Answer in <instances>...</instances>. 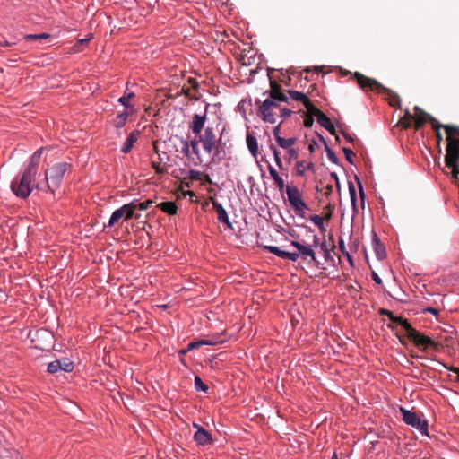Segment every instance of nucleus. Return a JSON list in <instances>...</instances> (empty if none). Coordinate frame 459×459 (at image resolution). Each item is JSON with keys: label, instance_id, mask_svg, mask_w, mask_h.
Listing matches in <instances>:
<instances>
[{"label": "nucleus", "instance_id": "nucleus-1", "mask_svg": "<svg viewBox=\"0 0 459 459\" xmlns=\"http://www.w3.org/2000/svg\"><path fill=\"white\" fill-rule=\"evenodd\" d=\"M430 125L436 133L437 146L443 139L440 128H444L446 134V147L445 155L446 167L451 169L452 178L459 179V126L455 125H442L435 117L430 118Z\"/></svg>", "mask_w": 459, "mask_h": 459}, {"label": "nucleus", "instance_id": "nucleus-2", "mask_svg": "<svg viewBox=\"0 0 459 459\" xmlns=\"http://www.w3.org/2000/svg\"><path fill=\"white\" fill-rule=\"evenodd\" d=\"M43 148L38 149L30 158V161L23 170L20 178H16L11 184V189L14 195L21 198H27L32 192L36 175L38 173Z\"/></svg>", "mask_w": 459, "mask_h": 459}, {"label": "nucleus", "instance_id": "nucleus-3", "mask_svg": "<svg viewBox=\"0 0 459 459\" xmlns=\"http://www.w3.org/2000/svg\"><path fill=\"white\" fill-rule=\"evenodd\" d=\"M353 79L357 82L358 85L364 91H375L379 93H385L387 95V100L390 106L400 108V97L397 93L394 92L390 89L383 86L377 80L369 78L359 72H355L352 74Z\"/></svg>", "mask_w": 459, "mask_h": 459}, {"label": "nucleus", "instance_id": "nucleus-4", "mask_svg": "<svg viewBox=\"0 0 459 459\" xmlns=\"http://www.w3.org/2000/svg\"><path fill=\"white\" fill-rule=\"evenodd\" d=\"M66 170L67 163L65 162L53 165L46 171L44 180L36 184V188L39 191H48L54 194L61 186Z\"/></svg>", "mask_w": 459, "mask_h": 459}, {"label": "nucleus", "instance_id": "nucleus-5", "mask_svg": "<svg viewBox=\"0 0 459 459\" xmlns=\"http://www.w3.org/2000/svg\"><path fill=\"white\" fill-rule=\"evenodd\" d=\"M259 104L258 115L267 123L274 124L280 116V104L273 100H256Z\"/></svg>", "mask_w": 459, "mask_h": 459}, {"label": "nucleus", "instance_id": "nucleus-6", "mask_svg": "<svg viewBox=\"0 0 459 459\" xmlns=\"http://www.w3.org/2000/svg\"><path fill=\"white\" fill-rule=\"evenodd\" d=\"M406 336L420 351H427L429 349L436 351V350L438 349V343L437 342H436L430 337H429V336L421 333L420 332L417 331L412 326L406 333Z\"/></svg>", "mask_w": 459, "mask_h": 459}, {"label": "nucleus", "instance_id": "nucleus-7", "mask_svg": "<svg viewBox=\"0 0 459 459\" xmlns=\"http://www.w3.org/2000/svg\"><path fill=\"white\" fill-rule=\"evenodd\" d=\"M286 194L288 196V200L295 212L298 215L304 217L305 210L307 209V205L302 200L299 189L295 186H287Z\"/></svg>", "mask_w": 459, "mask_h": 459}, {"label": "nucleus", "instance_id": "nucleus-8", "mask_svg": "<svg viewBox=\"0 0 459 459\" xmlns=\"http://www.w3.org/2000/svg\"><path fill=\"white\" fill-rule=\"evenodd\" d=\"M403 421L416 428L421 434L428 435V422L427 420H421L417 413L408 411L404 408L400 409Z\"/></svg>", "mask_w": 459, "mask_h": 459}, {"label": "nucleus", "instance_id": "nucleus-9", "mask_svg": "<svg viewBox=\"0 0 459 459\" xmlns=\"http://www.w3.org/2000/svg\"><path fill=\"white\" fill-rule=\"evenodd\" d=\"M199 141L205 152L209 154L217 147L219 143L214 128L210 126L204 128V133L203 134H199Z\"/></svg>", "mask_w": 459, "mask_h": 459}, {"label": "nucleus", "instance_id": "nucleus-10", "mask_svg": "<svg viewBox=\"0 0 459 459\" xmlns=\"http://www.w3.org/2000/svg\"><path fill=\"white\" fill-rule=\"evenodd\" d=\"M170 142L178 141L180 143V152L186 157L189 156L190 151L189 148H192V152L195 155H199V147L198 143H200L199 139L196 138L188 142L183 137H179L178 135H174L169 138Z\"/></svg>", "mask_w": 459, "mask_h": 459}, {"label": "nucleus", "instance_id": "nucleus-11", "mask_svg": "<svg viewBox=\"0 0 459 459\" xmlns=\"http://www.w3.org/2000/svg\"><path fill=\"white\" fill-rule=\"evenodd\" d=\"M269 94L266 100H273L276 102H287L288 97L282 92L281 86L274 80L270 79V91L264 92Z\"/></svg>", "mask_w": 459, "mask_h": 459}, {"label": "nucleus", "instance_id": "nucleus-12", "mask_svg": "<svg viewBox=\"0 0 459 459\" xmlns=\"http://www.w3.org/2000/svg\"><path fill=\"white\" fill-rule=\"evenodd\" d=\"M194 428L196 429V432L194 435V440L198 446H207L213 443L211 433L204 429L202 426L194 423Z\"/></svg>", "mask_w": 459, "mask_h": 459}, {"label": "nucleus", "instance_id": "nucleus-13", "mask_svg": "<svg viewBox=\"0 0 459 459\" xmlns=\"http://www.w3.org/2000/svg\"><path fill=\"white\" fill-rule=\"evenodd\" d=\"M205 121V115L201 116L199 114H195L193 116L192 121L189 124V128L192 131V133L195 134V135L200 134L203 128L204 127Z\"/></svg>", "mask_w": 459, "mask_h": 459}, {"label": "nucleus", "instance_id": "nucleus-14", "mask_svg": "<svg viewBox=\"0 0 459 459\" xmlns=\"http://www.w3.org/2000/svg\"><path fill=\"white\" fill-rule=\"evenodd\" d=\"M414 111H415L414 127L416 130H419L426 121H429L430 123V118L433 117L432 116H430L429 114L425 112L423 109H421L418 106L414 107Z\"/></svg>", "mask_w": 459, "mask_h": 459}, {"label": "nucleus", "instance_id": "nucleus-15", "mask_svg": "<svg viewBox=\"0 0 459 459\" xmlns=\"http://www.w3.org/2000/svg\"><path fill=\"white\" fill-rule=\"evenodd\" d=\"M290 245L297 248L299 254L302 255L305 259L306 257H310L313 261H316L315 252L309 246H305L299 241H291Z\"/></svg>", "mask_w": 459, "mask_h": 459}, {"label": "nucleus", "instance_id": "nucleus-16", "mask_svg": "<svg viewBox=\"0 0 459 459\" xmlns=\"http://www.w3.org/2000/svg\"><path fill=\"white\" fill-rule=\"evenodd\" d=\"M372 245L376 254V256L378 260H383L386 256V251L385 246L381 243L377 235L373 232L372 236Z\"/></svg>", "mask_w": 459, "mask_h": 459}, {"label": "nucleus", "instance_id": "nucleus-17", "mask_svg": "<svg viewBox=\"0 0 459 459\" xmlns=\"http://www.w3.org/2000/svg\"><path fill=\"white\" fill-rule=\"evenodd\" d=\"M212 207L217 212L219 221L223 222L228 226H230L231 224L230 222L228 213L226 210L223 208V206L213 198H212Z\"/></svg>", "mask_w": 459, "mask_h": 459}, {"label": "nucleus", "instance_id": "nucleus-18", "mask_svg": "<svg viewBox=\"0 0 459 459\" xmlns=\"http://www.w3.org/2000/svg\"><path fill=\"white\" fill-rule=\"evenodd\" d=\"M140 135V132L138 130H134L130 133L128 135L126 141L124 143V144L121 147V152L123 153H128L131 152L134 143L137 141L138 137Z\"/></svg>", "mask_w": 459, "mask_h": 459}, {"label": "nucleus", "instance_id": "nucleus-19", "mask_svg": "<svg viewBox=\"0 0 459 459\" xmlns=\"http://www.w3.org/2000/svg\"><path fill=\"white\" fill-rule=\"evenodd\" d=\"M317 123L325 128L331 134L335 135L336 141H339V136L335 134V128L333 125L332 124L330 118L325 115H320V117L317 119Z\"/></svg>", "mask_w": 459, "mask_h": 459}, {"label": "nucleus", "instance_id": "nucleus-20", "mask_svg": "<svg viewBox=\"0 0 459 459\" xmlns=\"http://www.w3.org/2000/svg\"><path fill=\"white\" fill-rule=\"evenodd\" d=\"M122 207L125 215V221H129L133 217H134L135 219L140 218V214L135 213V201H133L129 204H126Z\"/></svg>", "mask_w": 459, "mask_h": 459}, {"label": "nucleus", "instance_id": "nucleus-21", "mask_svg": "<svg viewBox=\"0 0 459 459\" xmlns=\"http://www.w3.org/2000/svg\"><path fill=\"white\" fill-rule=\"evenodd\" d=\"M157 207L169 215H175L178 212L176 204L170 201L160 203Z\"/></svg>", "mask_w": 459, "mask_h": 459}, {"label": "nucleus", "instance_id": "nucleus-22", "mask_svg": "<svg viewBox=\"0 0 459 459\" xmlns=\"http://www.w3.org/2000/svg\"><path fill=\"white\" fill-rule=\"evenodd\" d=\"M247 145L251 154L256 158L258 154V143L253 134H248L247 135Z\"/></svg>", "mask_w": 459, "mask_h": 459}, {"label": "nucleus", "instance_id": "nucleus-23", "mask_svg": "<svg viewBox=\"0 0 459 459\" xmlns=\"http://www.w3.org/2000/svg\"><path fill=\"white\" fill-rule=\"evenodd\" d=\"M121 219L125 220L123 207H120L119 209H117L113 212L108 221V226L114 227L116 224L119 222Z\"/></svg>", "mask_w": 459, "mask_h": 459}, {"label": "nucleus", "instance_id": "nucleus-24", "mask_svg": "<svg viewBox=\"0 0 459 459\" xmlns=\"http://www.w3.org/2000/svg\"><path fill=\"white\" fill-rule=\"evenodd\" d=\"M297 174L303 176L307 170H314L313 162H305L304 160L298 161L296 164Z\"/></svg>", "mask_w": 459, "mask_h": 459}, {"label": "nucleus", "instance_id": "nucleus-25", "mask_svg": "<svg viewBox=\"0 0 459 459\" xmlns=\"http://www.w3.org/2000/svg\"><path fill=\"white\" fill-rule=\"evenodd\" d=\"M306 108L307 109V115L308 116H315L316 117V120L318 119V117H320V115H323L324 113L317 108L316 107L312 102L311 100L308 99V101L307 102H305L303 104Z\"/></svg>", "mask_w": 459, "mask_h": 459}, {"label": "nucleus", "instance_id": "nucleus-26", "mask_svg": "<svg viewBox=\"0 0 459 459\" xmlns=\"http://www.w3.org/2000/svg\"><path fill=\"white\" fill-rule=\"evenodd\" d=\"M389 319L393 324L401 325L405 330L406 333L411 327V325L408 322V320L404 319L401 316H397L394 315Z\"/></svg>", "mask_w": 459, "mask_h": 459}, {"label": "nucleus", "instance_id": "nucleus-27", "mask_svg": "<svg viewBox=\"0 0 459 459\" xmlns=\"http://www.w3.org/2000/svg\"><path fill=\"white\" fill-rule=\"evenodd\" d=\"M389 319L393 324L401 325L405 330L406 333L411 327V325L408 322V320L404 319L401 316H397L394 315Z\"/></svg>", "mask_w": 459, "mask_h": 459}, {"label": "nucleus", "instance_id": "nucleus-28", "mask_svg": "<svg viewBox=\"0 0 459 459\" xmlns=\"http://www.w3.org/2000/svg\"><path fill=\"white\" fill-rule=\"evenodd\" d=\"M389 319L393 324L401 325L405 330L406 333L411 327V325L408 322V320L404 319L401 316H397L394 315Z\"/></svg>", "mask_w": 459, "mask_h": 459}, {"label": "nucleus", "instance_id": "nucleus-29", "mask_svg": "<svg viewBox=\"0 0 459 459\" xmlns=\"http://www.w3.org/2000/svg\"><path fill=\"white\" fill-rule=\"evenodd\" d=\"M297 142V139L292 137V138H288V139H285L281 136H277V143L279 144L280 147L283 148V149H291V146L294 145Z\"/></svg>", "mask_w": 459, "mask_h": 459}, {"label": "nucleus", "instance_id": "nucleus-30", "mask_svg": "<svg viewBox=\"0 0 459 459\" xmlns=\"http://www.w3.org/2000/svg\"><path fill=\"white\" fill-rule=\"evenodd\" d=\"M290 97L296 101H300L302 104L308 101V98L306 94L297 91H288Z\"/></svg>", "mask_w": 459, "mask_h": 459}, {"label": "nucleus", "instance_id": "nucleus-31", "mask_svg": "<svg viewBox=\"0 0 459 459\" xmlns=\"http://www.w3.org/2000/svg\"><path fill=\"white\" fill-rule=\"evenodd\" d=\"M349 193L353 211L358 212L356 189L352 182H349Z\"/></svg>", "mask_w": 459, "mask_h": 459}, {"label": "nucleus", "instance_id": "nucleus-32", "mask_svg": "<svg viewBox=\"0 0 459 459\" xmlns=\"http://www.w3.org/2000/svg\"><path fill=\"white\" fill-rule=\"evenodd\" d=\"M264 248L267 251H269L270 253L284 259L285 258V255H286V251H283V250H281L278 247H274V246H264Z\"/></svg>", "mask_w": 459, "mask_h": 459}, {"label": "nucleus", "instance_id": "nucleus-33", "mask_svg": "<svg viewBox=\"0 0 459 459\" xmlns=\"http://www.w3.org/2000/svg\"><path fill=\"white\" fill-rule=\"evenodd\" d=\"M127 117H128L127 112H123V113L118 114L116 117V123H115L116 127H117V128L123 127L126 123Z\"/></svg>", "mask_w": 459, "mask_h": 459}, {"label": "nucleus", "instance_id": "nucleus-34", "mask_svg": "<svg viewBox=\"0 0 459 459\" xmlns=\"http://www.w3.org/2000/svg\"><path fill=\"white\" fill-rule=\"evenodd\" d=\"M61 368V360L56 359L52 362H50L48 366V372L51 374H55L58 372Z\"/></svg>", "mask_w": 459, "mask_h": 459}, {"label": "nucleus", "instance_id": "nucleus-35", "mask_svg": "<svg viewBox=\"0 0 459 459\" xmlns=\"http://www.w3.org/2000/svg\"><path fill=\"white\" fill-rule=\"evenodd\" d=\"M74 369V364L68 359H64L61 360V368L65 372H71Z\"/></svg>", "mask_w": 459, "mask_h": 459}, {"label": "nucleus", "instance_id": "nucleus-36", "mask_svg": "<svg viewBox=\"0 0 459 459\" xmlns=\"http://www.w3.org/2000/svg\"><path fill=\"white\" fill-rule=\"evenodd\" d=\"M134 97V94L133 92L130 93H125L121 98H119L118 101L125 106L126 108H129V100Z\"/></svg>", "mask_w": 459, "mask_h": 459}, {"label": "nucleus", "instance_id": "nucleus-37", "mask_svg": "<svg viewBox=\"0 0 459 459\" xmlns=\"http://www.w3.org/2000/svg\"><path fill=\"white\" fill-rule=\"evenodd\" d=\"M195 387L197 391L206 392L208 386L202 381L201 377L196 376L195 377Z\"/></svg>", "mask_w": 459, "mask_h": 459}, {"label": "nucleus", "instance_id": "nucleus-38", "mask_svg": "<svg viewBox=\"0 0 459 459\" xmlns=\"http://www.w3.org/2000/svg\"><path fill=\"white\" fill-rule=\"evenodd\" d=\"M153 204V201L149 199L145 202H143V203H138L137 201H135V211L136 210H140V211H145L147 210L152 204Z\"/></svg>", "mask_w": 459, "mask_h": 459}, {"label": "nucleus", "instance_id": "nucleus-39", "mask_svg": "<svg viewBox=\"0 0 459 459\" xmlns=\"http://www.w3.org/2000/svg\"><path fill=\"white\" fill-rule=\"evenodd\" d=\"M342 152L345 155V159L347 160V161L350 162L351 164H353V157L355 156L353 151L350 148L343 147Z\"/></svg>", "mask_w": 459, "mask_h": 459}, {"label": "nucleus", "instance_id": "nucleus-40", "mask_svg": "<svg viewBox=\"0 0 459 459\" xmlns=\"http://www.w3.org/2000/svg\"><path fill=\"white\" fill-rule=\"evenodd\" d=\"M325 152L329 160H331L333 163L338 164L339 159L337 158L333 151L330 149L327 145H325Z\"/></svg>", "mask_w": 459, "mask_h": 459}, {"label": "nucleus", "instance_id": "nucleus-41", "mask_svg": "<svg viewBox=\"0 0 459 459\" xmlns=\"http://www.w3.org/2000/svg\"><path fill=\"white\" fill-rule=\"evenodd\" d=\"M270 148L273 150V156H274V160H275L276 165L280 169H281L282 168V161H281V159L280 157V152H278V150L273 145H271Z\"/></svg>", "mask_w": 459, "mask_h": 459}, {"label": "nucleus", "instance_id": "nucleus-42", "mask_svg": "<svg viewBox=\"0 0 459 459\" xmlns=\"http://www.w3.org/2000/svg\"><path fill=\"white\" fill-rule=\"evenodd\" d=\"M152 167L154 169L157 174H164L166 172V169L160 166V162L152 161Z\"/></svg>", "mask_w": 459, "mask_h": 459}, {"label": "nucleus", "instance_id": "nucleus-43", "mask_svg": "<svg viewBox=\"0 0 459 459\" xmlns=\"http://www.w3.org/2000/svg\"><path fill=\"white\" fill-rule=\"evenodd\" d=\"M204 344H210V342H206L204 341L192 342L188 343L187 350L191 351V350L196 349Z\"/></svg>", "mask_w": 459, "mask_h": 459}, {"label": "nucleus", "instance_id": "nucleus-44", "mask_svg": "<svg viewBox=\"0 0 459 459\" xmlns=\"http://www.w3.org/2000/svg\"><path fill=\"white\" fill-rule=\"evenodd\" d=\"M188 178L191 179V180H200L201 179V172L197 171V170H194V169H191L188 171Z\"/></svg>", "mask_w": 459, "mask_h": 459}, {"label": "nucleus", "instance_id": "nucleus-45", "mask_svg": "<svg viewBox=\"0 0 459 459\" xmlns=\"http://www.w3.org/2000/svg\"><path fill=\"white\" fill-rule=\"evenodd\" d=\"M275 186L278 187L280 192H282L285 186L284 180L281 177L273 179Z\"/></svg>", "mask_w": 459, "mask_h": 459}, {"label": "nucleus", "instance_id": "nucleus-46", "mask_svg": "<svg viewBox=\"0 0 459 459\" xmlns=\"http://www.w3.org/2000/svg\"><path fill=\"white\" fill-rule=\"evenodd\" d=\"M309 219L314 222L315 225L322 226V223L324 222V218L319 215H311Z\"/></svg>", "mask_w": 459, "mask_h": 459}, {"label": "nucleus", "instance_id": "nucleus-47", "mask_svg": "<svg viewBox=\"0 0 459 459\" xmlns=\"http://www.w3.org/2000/svg\"><path fill=\"white\" fill-rule=\"evenodd\" d=\"M356 180L359 183V196H360V199H361V206H362V208H364V205H365V193H364L362 185H361V183H360V181H359L358 177H356Z\"/></svg>", "mask_w": 459, "mask_h": 459}, {"label": "nucleus", "instance_id": "nucleus-48", "mask_svg": "<svg viewBox=\"0 0 459 459\" xmlns=\"http://www.w3.org/2000/svg\"><path fill=\"white\" fill-rule=\"evenodd\" d=\"M299 257V253H291V252H287L286 251V255H285V258L284 259H288V260H290L292 262H296Z\"/></svg>", "mask_w": 459, "mask_h": 459}, {"label": "nucleus", "instance_id": "nucleus-49", "mask_svg": "<svg viewBox=\"0 0 459 459\" xmlns=\"http://www.w3.org/2000/svg\"><path fill=\"white\" fill-rule=\"evenodd\" d=\"M291 113H292V111L290 109H288V108H281L280 106V116H279V117H283V118L289 117L291 115Z\"/></svg>", "mask_w": 459, "mask_h": 459}, {"label": "nucleus", "instance_id": "nucleus-50", "mask_svg": "<svg viewBox=\"0 0 459 459\" xmlns=\"http://www.w3.org/2000/svg\"><path fill=\"white\" fill-rule=\"evenodd\" d=\"M182 91L185 93V95H186L187 97H189L190 99H195V100H198V97L194 94L192 92V90L191 89H186L185 87L182 88Z\"/></svg>", "mask_w": 459, "mask_h": 459}, {"label": "nucleus", "instance_id": "nucleus-51", "mask_svg": "<svg viewBox=\"0 0 459 459\" xmlns=\"http://www.w3.org/2000/svg\"><path fill=\"white\" fill-rule=\"evenodd\" d=\"M314 124V118L313 116H306V118L304 119V126L306 127H311Z\"/></svg>", "mask_w": 459, "mask_h": 459}, {"label": "nucleus", "instance_id": "nucleus-52", "mask_svg": "<svg viewBox=\"0 0 459 459\" xmlns=\"http://www.w3.org/2000/svg\"><path fill=\"white\" fill-rule=\"evenodd\" d=\"M287 152H288L289 160L298 158V151L297 150L291 148V149H289Z\"/></svg>", "mask_w": 459, "mask_h": 459}, {"label": "nucleus", "instance_id": "nucleus-53", "mask_svg": "<svg viewBox=\"0 0 459 459\" xmlns=\"http://www.w3.org/2000/svg\"><path fill=\"white\" fill-rule=\"evenodd\" d=\"M268 171L273 179L280 177L276 169L272 165L268 166Z\"/></svg>", "mask_w": 459, "mask_h": 459}, {"label": "nucleus", "instance_id": "nucleus-54", "mask_svg": "<svg viewBox=\"0 0 459 459\" xmlns=\"http://www.w3.org/2000/svg\"><path fill=\"white\" fill-rule=\"evenodd\" d=\"M398 125L401 126L403 128L407 129V128L411 127V123L410 121H407L404 119H400L398 122Z\"/></svg>", "mask_w": 459, "mask_h": 459}, {"label": "nucleus", "instance_id": "nucleus-55", "mask_svg": "<svg viewBox=\"0 0 459 459\" xmlns=\"http://www.w3.org/2000/svg\"><path fill=\"white\" fill-rule=\"evenodd\" d=\"M401 119H404V120L410 121V122L411 123V120H414V121H415V117H414V116H412V115L411 114V112L407 109V110L405 111V114H404L403 117H402Z\"/></svg>", "mask_w": 459, "mask_h": 459}, {"label": "nucleus", "instance_id": "nucleus-56", "mask_svg": "<svg viewBox=\"0 0 459 459\" xmlns=\"http://www.w3.org/2000/svg\"><path fill=\"white\" fill-rule=\"evenodd\" d=\"M333 193V185L328 184L324 188V195L329 196Z\"/></svg>", "mask_w": 459, "mask_h": 459}, {"label": "nucleus", "instance_id": "nucleus-57", "mask_svg": "<svg viewBox=\"0 0 459 459\" xmlns=\"http://www.w3.org/2000/svg\"><path fill=\"white\" fill-rule=\"evenodd\" d=\"M371 276H372L373 281H374L377 284H378V285H382V283H383V282H382V280H381V278L378 276V274H377L376 272H372Z\"/></svg>", "mask_w": 459, "mask_h": 459}, {"label": "nucleus", "instance_id": "nucleus-58", "mask_svg": "<svg viewBox=\"0 0 459 459\" xmlns=\"http://www.w3.org/2000/svg\"><path fill=\"white\" fill-rule=\"evenodd\" d=\"M379 314L383 315V316H386L388 318H390L391 316H393L394 315L392 311H389V310L385 309V308H381L379 310Z\"/></svg>", "mask_w": 459, "mask_h": 459}, {"label": "nucleus", "instance_id": "nucleus-59", "mask_svg": "<svg viewBox=\"0 0 459 459\" xmlns=\"http://www.w3.org/2000/svg\"><path fill=\"white\" fill-rule=\"evenodd\" d=\"M26 40H36L39 39V34H28L24 36Z\"/></svg>", "mask_w": 459, "mask_h": 459}, {"label": "nucleus", "instance_id": "nucleus-60", "mask_svg": "<svg viewBox=\"0 0 459 459\" xmlns=\"http://www.w3.org/2000/svg\"><path fill=\"white\" fill-rule=\"evenodd\" d=\"M450 371L454 372V373H456L457 374V377H456V381L459 382V368H456V367H446Z\"/></svg>", "mask_w": 459, "mask_h": 459}, {"label": "nucleus", "instance_id": "nucleus-61", "mask_svg": "<svg viewBox=\"0 0 459 459\" xmlns=\"http://www.w3.org/2000/svg\"><path fill=\"white\" fill-rule=\"evenodd\" d=\"M188 83L192 85L193 90H195L198 87V83L195 78H188Z\"/></svg>", "mask_w": 459, "mask_h": 459}, {"label": "nucleus", "instance_id": "nucleus-62", "mask_svg": "<svg viewBox=\"0 0 459 459\" xmlns=\"http://www.w3.org/2000/svg\"><path fill=\"white\" fill-rule=\"evenodd\" d=\"M342 135L345 137V139H346L349 143H353V142H354V138H353L351 134H347L346 132H342Z\"/></svg>", "mask_w": 459, "mask_h": 459}, {"label": "nucleus", "instance_id": "nucleus-63", "mask_svg": "<svg viewBox=\"0 0 459 459\" xmlns=\"http://www.w3.org/2000/svg\"><path fill=\"white\" fill-rule=\"evenodd\" d=\"M273 135H274L276 141H277V136H281L280 135V125H278L277 126H275L273 128Z\"/></svg>", "mask_w": 459, "mask_h": 459}, {"label": "nucleus", "instance_id": "nucleus-64", "mask_svg": "<svg viewBox=\"0 0 459 459\" xmlns=\"http://www.w3.org/2000/svg\"><path fill=\"white\" fill-rule=\"evenodd\" d=\"M152 146L154 152L157 153L158 155L160 154V149L158 148V141H154L152 143Z\"/></svg>", "mask_w": 459, "mask_h": 459}]
</instances>
